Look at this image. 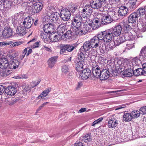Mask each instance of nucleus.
Returning <instances> with one entry per match:
<instances>
[{
  "label": "nucleus",
  "mask_w": 146,
  "mask_h": 146,
  "mask_svg": "<svg viewBox=\"0 0 146 146\" xmlns=\"http://www.w3.org/2000/svg\"><path fill=\"white\" fill-rule=\"evenodd\" d=\"M49 38L52 42H57L59 40L60 38L59 35L54 33L50 34L49 36Z\"/></svg>",
  "instance_id": "72a5a7b5"
},
{
  "label": "nucleus",
  "mask_w": 146,
  "mask_h": 146,
  "mask_svg": "<svg viewBox=\"0 0 146 146\" xmlns=\"http://www.w3.org/2000/svg\"><path fill=\"white\" fill-rule=\"evenodd\" d=\"M34 22V20L29 16L26 17L23 23L24 27L26 29L30 28Z\"/></svg>",
  "instance_id": "dca6fc26"
},
{
  "label": "nucleus",
  "mask_w": 146,
  "mask_h": 146,
  "mask_svg": "<svg viewBox=\"0 0 146 146\" xmlns=\"http://www.w3.org/2000/svg\"><path fill=\"white\" fill-rule=\"evenodd\" d=\"M103 119V117H100L97 119V120L95 121L92 124V126H94L96 124L98 123H100L101 121Z\"/></svg>",
  "instance_id": "bf43d9fd"
},
{
  "label": "nucleus",
  "mask_w": 146,
  "mask_h": 146,
  "mask_svg": "<svg viewBox=\"0 0 146 146\" xmlns=\"http://www.w3.org/2000/svg\"><path fill=\"white\" fill-rule=\"evenodd\" d=\"M74 146H83V145L82 142L77 141L75 143Z\"/></svg>",
  "instance_id": "0e129e2a"
},
{
  "label": "nucleus",
  "mask_w": 146,
  "mask_h": 146,
  "mask_svg": "<svg viewBox=\"0 0 146 146\" xmlns=\"http://www.w3.org/2000/svg\"><path fill=\"white\" fill-rule=\"evenodd\" d=\"M13 31L9 25H6L3 31V34L4 36L7 37H9L13 35Z\"/></svg>",
  "instance_id": "6ab92c4d"
},
{
  "label": "nucleus",
  "mask_w": 146,
  "mask_h": 146,
  "mask_svg": "<svg viewBox=\"0 0 146 146\" xmlns=\"http://www.w3.org/2000/svg\"><path fill=\"white\" fill-rule=\"evenodd\" d=\"M76 46L74 44H64V45L61 49L60 53L61 54H63L66 51L71 52L76 48Z\"/></svg>",
  "instance_id": "4468645a"
},
{
  "label": "nucleus",
  "mask_w": 146,
  "mask_h": 146,
  "mask_svg": "<svg viewBox=\"0 0 146 146\" xmlns=\"http://www.w3.org/2000/svg\"><path fill=\"white\" fill-rule=\"evenodd\" d=\"M99 16H98V17H97L94 20L93 22H95L96 23V24H97V25L98 24V23H101V18H98Z\"/></svg>",
  "instance_id": "052dcab7"
},
{
  "label": "nucleus",
  "mask_w": 146,
  "mask_h": 146,
  "mask_svg": "<svg viewBox=\"0 0 146 146\" xmlns=\"http://www.w3.org/2000/svg\"><path fill=\"white\" fill-rule=\"evenodd\" d=\"M60 14V17L66 22L70 18L71 13L68 9H65L62 10Z\"/></svg>",
  "instance_id": "2eb2a0df"
},
{
  "label": "nucleus",
  "mask_w": 146,
  "mask_h": 146,
  "mask_svg": "<svg viewBox=\"0 0 146 146\" xmlns=\"http://www.w3.org/2000/svg\"><path fill=\"white\" fill-rule=\"evenodd\" d=\"M101 65V72L100 78L101 80H105L108 79L110 76L109 68L108 69L107 64L106 63H102L100 64Z\"/></svg>",
  "instance_id": "0eeeda50"
},
{
  "label": "nucleus",
  "mask_w": 146,
  "mask_h": 146,
  "mask_svg": "<svg viewBox=\"0 0 146 146\" xmlns=\"http://www.w3.org/2000/svg\"><path fill=\"white\" fill-rule=\"evenodd\" d=\"M62 70L63 74L66 75L67 76H71L69 72V68L68 65H64L63 66Z\"/></svg>",
  "instance_id": "473e14b6"
},
{
  "label": "nucleus",
  "mask_w": 146,
  "mask_h": 146,
  "mask_svg": "<svg viewBox=\"0 0 146 146\" xmlns=\"http://www.w3.org/2000/svg\"><path fill=\"white\" fill-rule=\"evenodd\" d=\"M10 71L8 69H4L0 72V75L3 76H6L10 73Z\"/></svg>",
  "instance_id": "3c124183"
},
{
  "label": "nucleus",
  "mask_w": 146,
  "mask_h": 146,
  "mask_svg": "<svg viewBox=\"0 0 146 146\" xmlns=\"http://www.w3.org/2000/svg\"><path fill=\"white\" fill-rule=\"evenodd\" d=\"M92 67V72L94 76L97 78L100 77L101 72V65L100 64L98 66L95 62L93 63Z\"/></svg>",
  "instance_id": "9b49d317"
},
{
  "label": "nucleus",
  "mask_w": 146,
  "mask_h": 146,
  "mask_svg": "<svg viewBox=\"0 0 146 146\" xmlns=\"http://www.w3.org/2000/svg\"><path fill=\"white\" fill-rule=\"evenodd\" d=\"M138 29L141 32H144L146 31V25L145 23L141 20H139L137 23Z\"/></svg>",
  "instance_id": "393cba45"
},
{
  "label": "nucleus",
  "mask_w": 146,
  "mask_h": 146,
  "mask_svg": "<svg viewBox=\"0 0 146 146\" xmlns=\"http://www.w3.org/2000/svg\"><path fill=\"white\" fill-rule=\"evenodd\" d=\"M97 27L96 25V27L94 26L93 27L92 23H88V21H87L84 23V27L87 31H90L92 29H96L98 28L100 26L98 25Z\"/></svg>",
  "instance_id": "4be33fe9"
},
{
  "label": "nucleus",
  "mask_w": 146,
  "mask_h": 146,
  "mask_svg": "<svg viewBox=\"0 0 146 146\" xmlns=\"http://www.w3.org/2000/svg\"><path fill=\"white\" fill-rule=\"evenodd\" d=\"M77 59L76 60L77 63L76 65V72L79 71H81L82 69H84L86 67L85 64L86 58H87L88 56L87 54L80 52L77 56Z\"/></svg>",
  "instance_id": "7ed1b4c3"
},
{
  "label": "nucleus",
  "mask_w": 146,
  "mask_h": 146,
  "mask_svg": "<svg viewBox=\"0 0 146 146\" xmlns=\"http://www.w3.org/2000/svg\"><path fill=\"white\" fill-rule=\"evenodd\" d=\"M55 29V26L54 24H46L43 27V30L44 32H41L40 36L41 38L44 40H47V33H53V30Z\"/></svg>",
  "instance_id": "20e7f679"
},
{
  "label": "nucleus",
  "mask_w": 146,
  "mask_h": 146,
  "mask_svg": "<svg viewBox=\"0 0 146 146\" xmlns=\"http://www.w3.org/2000/svg\"><path fill=\"white\" fill-rule=\"evenodd\" d=\"M140 114H146V106L141 107L139 110Z\"/></svg>",
  "instance_id": "6e6d98bb"
},
{
  "label": "nucleus",
  "mask_w": 146,
  "mask_h": 146,
  "mask_svg": "<svg viewBox=\"0 0 146 146\" xmlns=\"http://www.w3.org/2000/svg\"><path fill=\"white\" fill-rule=\"evenodd\" d=\"M136 13H133L129 16L128 21L129 23H133L136 22L138 18Z\"/></svg>",
  "instance_id": "a878e982"
},
{
  "label": "nucleus",
  "mask_w": 146,
  "mask_h": 146,
  "mask_svg": "<svg viewBox=\"0 0 146 146\" xmlns=\"http://www.w3.org/2000/svg\"><path fill=\"white\" fill-rule=\"evenodd\" d=\"M122 90H116V91H108L107 92V94H111V93H116L118 92H119L121 91H122Z\"/></svg>",
  "instance_id": "774afa93"
},
{
  "label": "nucleus",
  "mask_w": 146,
  "mask_h": 146,
  "mask_svg": "<svg viewBox=\"0 0 146 146\" xmlns=\"http://www.w3.org/2000/svg\"><path fill=\"white\" fill-rule=\"evenodd\" d=\"M108 122V126L110 128H114L117 127L120 121V118L118 115L115 114L111 116Z\"/></svg>",
  "instance_id": "1a4fd4ad"
},
{
  "label": "nucleus",
  "mask_w": 146,
  "mask_h": 146,
  "mask_svg": "<svg viewBox=\"0 0 146 146\" xmlns=\"http://www.w3.org/2000/svg\"><path fill=\"white\" fill-rule=\"evenodd\" d=\"M82 21V18L81 15L79 14H77L74 17L73 22L81 23Z\"/></svg>",
  "instance_id": "09e8293b"
},
{
  "label": "nucleus",
  "mask_w": 146,
  "mask_h": 146,
  "mask_svg": "<svg viewBox=\"0 0 146 146\" xmlns=\"http://www.w3.org/2000/svg\"><path fill=\"white\" fill-rule=\"evenodd\" d=\"M16 101V100L15 98H9L6 99L5 100L6 103L9 105L11 106L15 103Z\"/></svg>",
  "instance_id": "4c0bfd02"
},
{
  "label": "nucleus",
  "mask_w": 146,
  "mask_h": 146,
  "mask_svg": "<svg viewBox=\"0 0 146 146\" xmlns=\"http://www.w3.org/2000/svg\"><path fill=\"white\" fill-rule=\"evenodd\" d=\"M42 4L40 2H38L34 3L32 6V11L34 13H37L39 12L42 9Z\"/></svg>",
  "instance_id": "f3484780"
},
{
  "label": "nucleus",
  "mask_w": 146,
  "mask_h": 146,
  "mask_svg": "<svg viewBox=\"0 0 146 146\" xmlns=\"http://www.w3.org/2000/svg\"><path fill=\"white\" fill-rule=\"evenodd\" d=\"M104 4L99 0H93L91 3V6L94 9H99L100 11H104V7H105Z\"/></svg>",
  "instance_id": "f8f14e48"
},
{
  "label": "nucleus",
  "mask_w": 146,
  "mask_h": 146,
  "mask_svg": "<svg viewBox=\"0 0 146 146\" xmlns=\"http://www.w3.org/2000/svg\"><path fill=\"white\" fill-rule=\"evenodd\" d=\"M43 49H45L47 51L51 52L52 50L51 49L47 47H46L45 46H43V47L42 48Z\"/></svg>",
  "instance_id": "338daca9"
},
{
  "label": "nucleus",
  "mask_w": 146,
  "mask_h": 146,
  "mask_svg": "<svg viewBox=\"0 0 146 146\" xmlns=\"http://www.w3.org/2000/svg\"><path fill=\"white\" fill-rule=\"evenodd\" d=\"M14 62L13 61H10L9 63H8V66L7 69H15L14 67L13 66Z\"/></svg>",
  "instance_id": "4d7b16f0"
},
{
  "label": "nucleus",
  "mask_w": 146,
  "mask_h": 146,
  "mask_svg": "<svg viewBox=\"0 0 146 146\" xmlns=\"http://www.w3.org/2000/svg\"><path fill=\"white\" fill-rule=\"evenodd\" d=\"M56 20L55 23H50L51 24L55 26V27H56V26H60L62 25H63L65 24H66L67 23L65 21H64L60 17V18H58Z\"/></svg>",
  "instance_id": "7c9ffc66"
},
{
  "label": "nucleus",
  "mask_w": 146,
  "mask_h": 146,
  "mask_svg": "<svg viewBox=\"0 0 146 146\" xmlns=\"http://www.w3.org/2000/svg\"><path fill=\"white\" fill-rule=\"evenodd\" d=\"M82 139L85 142H90L92 140V138L90 135L89 134H86L84 136L82 137Z\"/></svg>",
  "instance_id": "58836bf2"
},
{
  "label": "nucleus",
  "mask_w": 146,
  "mask_h": 146,
  "mask_svg": "<svg viewBox=\"0 0 146 146\" xmlns=\"http://www.w3.org/2000/svg\"><path fill=\"white\" fill-rule=\"evenodd\" d=\"M12 2L10 1L6 0L4 3V5L6 6V7L9 8L11 5Z\"/></svg>",
  "instance_id": "864d4df0"
},
{
  "label": "nucleus",
  "mask_w": 146,
  "mask_h": 146,
  "mask_svg": "<svg viewBox=\"0 0 146 146\" xmlns=\"http://www.w3.org/2000/svg\"><path fill=\"white\" fill-rule=\"evenodd\" d=\"M6 88L2 85H0V95H2L4 92H5Z\"/></svg>",
  "instance_id": "13d9d810"
},
{
  "label": "nucleus",
  "mask_w": 146,
  "mask_h": 146,
  "mask_svg": "<svg viewBox=\"0 0 146 146\" xmlns=\"http://www.w3.org/2000/svg\"><path fill=\"white\" fill-rule=\"evenodd\" d=\"M75 34L77 36H81L84 35L83 31L80 28L77 29L75 31Z\"/></svg>",
  "instance_id": "603ef678"
},
{
  "label": "nucleus",
  "mask_w": 146,
  "mask_h": 146,
  "mask_svg": "<svg viewBox=\"0 0 146 146\" xmlns=\"http://www.w3.org/2000/svg\"><path fill=\"white\" fill-rule=\"evenodd\" d=\"M72 27L73 29L76 30L80 28L81 23L72 22L71 23Z\"/></svg>",
  "instance_id": "c03bdc74"
},
{
  "label": "nucleus",
  "mask_w": 146,
  "mask_h": 146,
  "mask_svg": "<svg viewBox=\"0 0 146 146\" xmlns=\"http://www.w3.org/2000/svg\"><path fill=\"white\" fill-rule=\"evenodd\" d=\"M82 16L83 18L86 19V21H89L90 20H92V19H90V16L91 15L87 13V12L84 11H82Z\"/></svg>",
  "instance_id": "a19ab883"
},
{
  "label": "nucleus",
  "mask_w": 146,
  "mask_h": 146,
  "mask_svg": "<svg viewBox=\"0 0 146 146\" xmlns=\"http://www.w3.org/2000/svg\"><path fill=\"white\" fill-rule=\"evenodd\" d=\"M146 70H145L144 66H143V68H139L136 69L134 70H132V72L130 73L131 72V71H129L127 72L124 73L123 74V75L125 77H130L132 76L133 75L136 76H138L142 75H144L146 74Z\"/></svg>",
  "instance_id": "6e6552de"
},
{
  "label": "nucleus",
  "mask_w": 146,
  "mask_h": 146,
  "mask_svg": "<svg viewBox=\"0 0 146 146\" xmlns=\"http://www.w3.org/2000/svg\"><path fill=\"white\" fill-rule=\"evenodd\" d=\"M13 61L14 62L13 67H14V69L18 68L20 62L18 60H14Z\"/></svg>",
  "instance_id": "5fc2aeb1"
},
{
  "label": "nucleus",
  "mask_w": 146,
  "mask_h": 146,
  "mask_svg": "<svg viewBox=\"0 0 146 146\" xmlns=\"http://www.w3.org/2000/svg\"><path fill=\"white\" fill-rule=\"evenodd\" d=\"M58 57L54 56L52 57L49 59L47 61L48 67L52 68L56 62Z\"/></svg>",
  "instance_id": "5701e85b"
},
{
  "label": "nucleus",
  "mask_w": 146,
  "mask_h": 146,
  "mask_svg": "<svg viewBox=\"0 0 146 146\" xmlns=\"http://www.w3.org/2000/svg\"><path fill=\"white\" fill-rule=\"evenodd\" d=\"M146 13V11L145 9L141 7L138 9L136 13L137 15H138V17L143 16Z\"/></svg>",
  "instance_id": "e433bc0d"
},
{
  "label": "nucleus",
  "mask_w": 146,
  "mask_h": 146,
  "mask_svg": "<svg viewBox=\"0 0 146 146\" xmlns=\"http://www.w3.org/2000/svg\"><path fill=\"white\" fill-rule=\"evenodd\" d=\"M72 32L70 30H68L65 33L61 35V37L62 38L64 39L65 38L70 37L72 35Z\"/></svg>",
  "instance_id": "de8ad7c7"
},
{
  "label": "nucleus",
  "mask_w": 146,
  "mask_h": 146,
  "mask_svg": "<svg viewBox=\"0 0 146 146\" xmlns=\"http://www.w3.org/2000/svg\"><path fill=\"white\" fill-rule=\"evenodd\" d=\"M11 42H10V43H7L4 41L0 42V46H3L5 45H9L11 44Z\"/></svg>",
  "instance_id": "680f3d73"
},
{
  "label": "nucleus",
  "mask_w": 146,
  "mask_h": 146,
  "mask_svg": "<svg viewBox=\"0 0 146 146\" xmlns=\"http://www.w3.org/2000/svg\"><path fill=\"white\" fill-rule=\"evenodd\" d=\"M122 29V28L119 25H117L114 28L110 29L114 36H118L121 34Z\"/></svg>",
  "instance_id": "a211bd4d"
},
{
  "label": "nucleus",
  "mask_w": 146,
  "mask_h": 146,
  "mask_svg": "<svg viewBox=\"0 0 146 146\" xmlns=\"http://www.w3.org/2000/svg\"><path fill=\"white\" fill-rule=\"evenodd\" d=\"M78 7L77 5H75L72 3H71L68 6V10H69L70 12H71L72 13H74L75 12V10L77 9Z\"/></svg>",
  "instance_id": "79ce46f5"
},
{
  "label": "nucleus",
  "mask_w": 146,
  "mask_h": 146,
  "mask_svg": "<svg viewBox=\"0 0 146 146\" xmlns=\"http://www.w3.org/2000/svg\"><path fill=\"white\" fill-rule=\"evenodd\" d=\"M92 48V46L90 41H86L84 43L83 46L80 48L78 54H79L81 52L84 54H87L86 52L88 51Z\"/></svg>",
  "instance_id": "ddd939ff"
},
{
  "label": "nucleus",
  "mask_w": 146,
  "mask_h": 146,
  "mask_svg": "<svg viewBox=\"0 0 146 146\" xmlns=\"http://www.w3.org/2000/svg\"><path fill=\"white\" fill-rule=\"evenodd\" d=\"M100 36L98 33L97 36H94L90 40V42L94 50L96 51L100 50L101 52V50H102L103 51L105 52L108 50L106 49V47H105V45L103 44L102 45L100 44V45H99V43L102 41Z\"/></svg>",
  "instance_id": "f03ea898"
},
{
  "label": "nucleus",
  "mask_w": 146,
  "mask_h": 146,
  "mask_svg": "<svg viewBox=\"0 0 146 146\" xmlns=\"http://www.w3.org/2000/svg\"><path fill=\"white\" fill-rule=\"evenodd\" d=\"M131 113L132 118H136L140 116V111L138 110H135L131 112Z\"/></svg>",
  "instance_id": "49530a36"
},
{
  "label": "nucleus",
  "mask_w": 146,
  "mask_h": 146,
  "mask_svg": "<svg viewBox=\"0 0 146 146\" xmlns=\"http://www.w3.org/2000/svg\"><path fill=\"white\" fill-rule=\"evenodd\" d=\"M101 14V22L103 25H107L110 23L112 20V17L114 14L112 12L107 11H102Z\"/></svg>",
  "instance_id": "39448f33"
},
{
  "label": "nucleus",
  "mask_w": 146,
  "mask_h": 146,
  "mask_svg": "<svg viewBox=\"0 0 146 146\" xmlns=\"http://www.w3.org/2000/svg\"><path fill=\"white\" fill-rule=\"evenodd\" d=\"M8 66V60L5 58H2L0 59V68L3 70L7 69Z\"/></svg>",
  "instance_id": "bb28decb"
},
{
  "label": "nucleus",
  "mask_w": 146,
  "mask_h": 146,
  "mask_svg": "<svg viewBox=\"0 0 146 146\" xmlns=\"http://www.w3.org/2000/svg\"><path fill=\"white\" fill-rule=\"evenodd\" d=\"M132 119L131 113H125L123 116V120L125 121H129Z\"/></svg>",
  "instance_id": "c9c22d12"
},
{
  "label": "nucleus",
  "mask_w": 146,
  "mask_h": 146,
  "mask_svg": "<svg viewBox=\"0 0 146 146\" xmlns=\"http://www.w3.org/2000/svg\"><path fill=\"white\" fill-rule=\"evenodd\" d=\"M139 56L141 58H143L144 60L146 59V46H144L141 49Z\"/></svg>",
  "instance_id": "37998d69"
},
{
  "label": "nucleus",
  "mask_w": 146,
  "mask_h": 146,
  "mask_svg": "<svg viewBox=\"0 0 146 146\" xmlns=\"http://www.w3.org/2000/svg\"><path fill=\"white\" fill-rule=\"evenodd\" d=\"M21 44L22 42H17L14 43L12 45L13 47H15Z\"/></svg>",
  "instance_id": "e2e57ef3"
},
{
  "label": "nucleus",
  "mask_w": 146,
  "mask_h": 146,
  "mask_svg": "<svg viewBox=\"0 0 146 146\" xmlns=\"http://www.w3.org/2000/svg\"><path fill=\"white\" fill-rule=\"evenodd\" d=\"M77 76L81 78L82 79H86L89 78L91 75V71L88 68H86L82 70L76 72Z\"/></svg>",
  "instance_id": "9d476101"
},
{
  "label": "nucleus",
  "mask_w": 146,
  "mask_h": 146,
  "mask_svg": "<svg viewBox=\"0 0 146 146\" xmlns=\"http://www.w3.org/2000/svg\"><path fill=\"white\" fill-rule=\"evenodd\" d=\"M17 92L16 88L12 86H8L6 88L5 93L7 95L14 96Z\"/></svg>",
  "instance_id": "aec40b11"
},
{
  "label": "nucleus",
  "mask_w": 146,
  "mask_h": 146,
  "mask_svg": "<svg viewBox=\"0 0 146 146\" xmlns=\"http://www.w3.org/2000/svg\"><path fill=\"white\" fill-rule=\"evenodd\" d=\"M100 36L102 41L105 42H109L112 41V39L114 37L110 29L106 31L102 32L99 33Z\"/></svg>",
  "instance_id": "423d86ee"
},
{
  "label": "nucleus",
  "mask_w": 146,
  "mask_h": 146,
  "mask_svg": "<svg viewBox=\"0 0 146 146\" xmlns=\"http://www.w3.org/2000/svg\"><path fill=\"white\" fill-rule=\"evenodd\" d=\"M125 40V37L124 36L122 35L119 36L117 37L114 42V44L115 46H118L121 43L123 42Z\"/></svg>",
  "instance_id": "c756f323"
},
{
  "label": "nucleus",
  "mask_w": 146,
  "mask_h": 146,
  "mask_svg": "<svg viewBox=\"0 0 146 146\" xmlns=\"http://www.w3.org/2000/svg\"><path fill=\"white\" fill-rule=\"evenodd\" d=\"M50 91V89H47L44 90L41 94L37 97V98L39 99L47 96Z\"/></svg>",
  "instance_id": "ea45409f"
},
{
  "label": "nucleus",
  "mask_w": 146,
  "mask_h": 146,
  "mask_svg": "<svg viewBox=\"0 0 146 146\" xmlns=\"http://www.w3.org/2000/svg\"><path fill=\"white\" fill-rule=\"evenodd\" d=\"M124 30L127 32L129 29H131V27L128 25V23L126 20H123L119 24Z\"/></svg>",
  "instance_id": "b1692460"
},
{
  "label": "nucleus",
  "mask_w": 146,
  "mask_h": 146,
  "mask_svg": "<svg viewBox=\"0 0 146 146\" xmlns=\"http://www.w3.org/2000/svg\"><path fill=\"white\" fill-rule=\"evenodd\" d=\"M47 15L49 19H51L52 20H54V19L55 20L59 17L60 15L59 13L57 12H54L52 14L50 13H47Z\"/></svg>",
  "instance_id": "c85d7f7f"
},
{
  "label": "nucleus",
  "mask_w": 146,
  "mask_h": 146,
  "mask_svg": "<svg viewBox=\"0 0 146 146\" xmlns=\"http://www.w3.org/2000/svg\"><path fill=\"white\" fill-rule=\"evenodd\" d=\"M115 46V44H114V42L113 41H112L109 42L108 46H105V47H106V49L108 50L107 51L106 50V51L105 52L103 51V52H106L107 51H109L110 50H113Z\"/></svg>",
  "instance_id": "a18cd8bd"
},
{
  "label": "nucleus",
  "mask_w": 146,
  "mask_h": 146,
  "mask_svg": "<svg viewBox=\"0 0 146 146\" xmlns=\"http://www.w3.org/2000/svg\"><path fill=\"white\" fill-rule=\"evenodd\" d=\"M118 12L121 16H124L130 12L128 8L125 6H122L119 8Z\"/></svg>",
  "instance_id": "412c9836"
},
{
  "label": "nucleus",
  "mask_w": 146,
  "mask_h": 146,
  "mask_svg": "<svg viewBox=\"0 0 146 146\" xmlns=\"http://www.w3.org/2000/svg\"><path fill=\"white\" fill-rule=\"evenodd\" d=\"M66 24L62 25L60 26L57 27V32L59 33L60 35H62L61 33H63L66 31Z\"/></svg>",
  "instance_id": "2f4dec72"
},
{
  "label": "nucleus",
  "mask_w": 146,
  "mask_h": 146,
  "mask_svg": "<svg viewBox=\"0 0 146 146\" xmlns=\"http://www.w3.org/2000/svg\"><path fill=\"white\" fill-rule=\"evenodd\" d=\"M140 63L141 60L137 57L134 58L131 61L127 59L124 60L118 59L115 64V67L119 71H123V73L131 71V72L130 73H131L132 74V70L137 67Z\"/></svg>",
  "instance_id": "f257e3e1"
},
{
  "label": "nucleus",
  "mask_w": 146,
  "mask_h": 146,
  "mask_svg": "<svg viewBox=\"0 0 146 146\" xmlns=\"http://www.w3.org/2000/svg\"><path fill=\"white\" fill-rule=\"evenodd\" d=\"M39 42H37L34 43L33 44V48H35L38 47L39 46Z\"/></svg>",
  "instance_id": "69168bd1"
},
{
  "label": "nucleus",
  "mask_w": 146,
  "mask_h": 146,
  "mask_svg": "<svg viewBox=\"0 0 146 146\" xmlns=\"http://www.w3.org/2000/svg\"><path fill=\"white\" fill-rule=\"evenodd\" d=\"M25 27L24 26H21L20 25L18 26L17 29H16V32L18 35L20 36H23L25 34Z\"/></svg>",
  "instance_id": "cd10ccee"
},
{
  "label": "nucleus",
  "mask_w": 146,
  "mask_h": 146,
  "mask_svg": "<svg viewBox=\"0 0 146 146\" xmlns=\"http://www.w3.org/2000/svg\"><path fill=\"white\" fill-rule=\"evenodd\" d=\"M127 5L128 6V8L130 12L134 10L137 7L135 4H130L128 3Z\"/></svg>",
  "instance_id": "8fccbe9b"
},
{
  "label": "nucleus",
  "mask_w": 146,
  "mask_h": 146,
  "mask_svg": "<svg viewBox=\"0 0 146 146\" xmlns=\"http://www.w3.org/2000/svg\"><path fill=\"white\" fill-rule=\"evenodd\" d=\"M92 7L91 6V3L90 5H88L86 6L84 9H83L82 11H84L86 12L87 13L91 15V14L93 10Z\"/></svg>",
  "instance_id": "f704fd0d"
}]
</instances>
